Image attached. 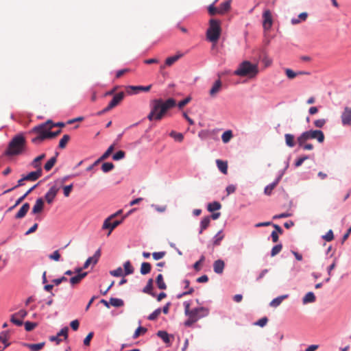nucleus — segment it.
<instances>
[{
  "label": "nucleus",
  "mask_w": 351,
  "mask_h": 351,
  "mask_svg": "<svg viewBox=\"0 0 351 351\" xmlns=\"http://www.w3.org/2000/svg\"><path fill=\"white\" fill-rule=\"evenodd\" d=\"M176 105V101L173 98H169L165 101L161 99H154L151 104V111L147 116L149 121H160L169 109Z\"/></svg>",
  "instance_id": "obj_1"
},
{
  "label": "nucleus",
  "mask_w": 351,
  "mask_h": 351,
  "mask_svg": "<svg viewBox=\"0 0 351 351\" xmlns=\"http://www.w3.org/2000/svg\"><path fill=\"white\" fill-rule=\"evenodd\" d=\"M26 147V139L23 134L14 136L10 141L5 154L8 156L21 154Z\"/></svg>",
  "instance_id": "obj_2"
},
{
  "label": "nucleus",
  "mask_w": 351,
  "mask_h": 351,
  "mask_svg": "<svg viewBox=\"0 0 351 351\" xmlns=\"http://www.w3.org/2000/svg\"><path fill=\"white\" fill-rule=\"evenodd\" d=\"M259 73L257 64H252L248 60L243 61L238 66L237 69L234 71V75L240 77H247L254 78Z\"/></svg>",
  "instance_id": "obj_3"
},
{
  "label": "nucleus",
  "mask_w": 351,
  "mask_h": 351,
  "mask_svg": "<svg viewBox=\"0 0 351 351\" xmlns=\"http://www.w3.org/2000/svg\"><path fill=\"white\" fill-rule=\"evenodd\" d=\"M53 127V123L47 121L33 128L31 132L36 134L37 136L32 139V142L34 144H40L44 140L49 138V130H51Z\"/></svg>",
  "instance_id": "obj_4"
},
{
  "label": "nucleus",
  "mask_w": 351,
  "mask_h": 351,
  "mask_svg": "<svg viewBox=\"0 0 351 351\" xmlns=\"http://www.w3.org/2000/svg\"><path fill=\"white\" fill-rule=\"evenodd\" d=\"M221 32V23L219 20L211 19L206 31V38L211 43H217Z\"/></svg>",
  "instance_id": "obj_5"
},
{
  "label": "nucleus",
  "mask_w": 351,
  "mask_h": 351,
  "mask_svg": "<svg viewBox=\"0 0 351 351\" xmlns=\"http://www.w3.org/2000/svg\"><path fill=\"white\" fill-rule=\"evenodd\" d=\"M310 139H316L319 143H323L324 141V134L321 130H308L303 132L298 138L297 141L300 146L303 145L304 143Z\"/></svg>",
  "instance_id": "obj_6"
},
{
  "label": "nucleus",
  "mask_w": 351,
  "mask_h": 351,
  "mask_svg": "<svg viewBox=\"0 0 351 351\" xmlns=\"http://www.w3.org/2000/svg\"><path fill=\"white\" fill-rule=\"evenodd\" d=\"M184 306L185 314L187 316L193 317V318H195L196 321L208 314V310L206 308L199 307L190 310V303L188 302H185Z\"/></svg>",
  "instance_id": "obj_7"
},
{
  "label": "nucleus",
  "mask_w": 351,
  "mask_h": 351,
  "mask_svg": "<svg viewBox=\"0 0 351 351\" xmlns=\"http://www.w3.org/2000/svg\"><path fill=\"white\" fill-rule=\"evenodd\" d=\"M132 212L130 211L125 216H124L122 219L121 220H115L113 222H111V220L112 219H110L109 217H108L107 219H105V221H104V223H103V226H102V228L103 229H108L109 230V232L108 233V235H110L112 232V231L115 228H117L119 225H120L122 221H123V219L129 215V214Z\"/></svg>",
  "instance_id": "obj_8"
},
{
  "label": "nucleus",
  "mask_w": 351,
  "mask_h": 351,
  "mask_svg": "<svg viewBox=\"0 0 351 351\" xmlns=\"http://www.w3.org/2000/svg\"><path fill=\"white\" fill-rule=\"evenodd\" d=\"M60 186L58 185V182H56L55 184L50 187L45 195V200L48 204H51L53 202L60 190Z\"/></svg>",
  "instance_id": "obj_9"
},
{
  "label": "nucleus",
  "mask_w": 351,
  "mask_h": 351,
  "mask_svg": "<svg viewBox=\"0 0 351 351\" xmlns=\"http://www.w3.org/2000/svg\"><path fill=\"white\" fill-rule=\"evenodd\" d=\"M124 97L125 93L123 92L115 94L108 105L104 109V111H109L117 106L123 99Z\"/></svg>",
  "instance_id": "obj_10"
},
{
  "label": "nucleus",
  "mask_w": 351,
  "mask_h": 351,
  "mask_svg": "<svg viewBox=\"0 0 351 351\" xmlns=\"http://www.w3.org/2000/svg\"><path fill=\"white\" fill-rule=\"evenodd\" d=\"M152 85L143 86H128L126 87V91L129 95L137 94L139 91L148 92L150 90Z\"/></svg>",
  "instance_id": "obj_11"
},
{
  "label": "nucleus",
  "mask_w": 351,
  "mask_h": 351,
  "mask_svg": "<svg viewBox=\"0 0 351 351\" xmlns=\"http://www.w3.org/2000/svg\"><path fill=\"white\" fill-rule=\"evenodd\" d=\"M342 125L344 126L351 125V108L345 107L341 115Z\"/></svg>",
  "instance_id": "obj_12"
},
{
  "label": "nucleus",
  "mask_w": 351,
  "mask_h": 351,
  "mask_svg": "<svg viewBox=\"0 0 351 351\" xmlns=\"http://www.w3.org/2000/svg\"><path fill=\"white\" fill-rule=\"evenodd\" d=\"M263 26L265 29H269L272 25V16L271 13L269 10L264 11L263 14Z\"/></svg>",
  "instance_id": "obj_13"
},
{
  "label": "nucleus",
  "mask_w": 351,
  "mask_h": 351,
  "mask_svg": "<svg viewBox=\"0 0 351 351\" xmlns=\"http://www.w3.org/2000/svg\"><path fill=\"white\" fill-rule=\"evenodd\" d=\"M46 157L45 154H42L36 157L30 163V166L34 169L36 171H40V172L43 173V169L41 167V161L45 159Z\"/></svg>",
  "instance_id": "obj_14"
},
{
  "label": "nucleus",
  "mask_w": 351,
  "mask_h": 351,
  "mask_svg": "<svg viewBox=\"0 0 351 351\" xmlns=\"http://www.w3.org/2000/svg\"><path fill=\"white\" fill-rule=\"evenodd\" d=\"M101 256V251L100 250H97L95 254L91 256V257H89L86 261V262L84 263V266H83V268L84 269H86L88 267V266L90 265V264H93V265H96L99 261V258Z\"/></svg>",
  "instance_id": "obj_15"
},
{
  "label": "nucleus",
  "mask_w": 351,
  "mask_h": 351,
  "mask_svg": "<svg viewBox=\"0 0 351 351\" xmlns=\"http://www.w3.org/2000/svg\"><path fill=\"white\" fill-rule=\"evenodd\" d=\"M221 86L222 83L220 80H217V81H215L209 91L210 97H215L220 92L221 89Z\"/></svg>",
  "instance_id": "obj_16"
},
{
  "label": "nucleus",
  "mask_w": 351,
  "mask_h": 351,
  "mask_svg": "<svg viewBox=\"0 0 351 351\" xmlns=\"http://www.w3.org/2000/svg\"><path fill=\"white\" fill-rule=\"evenodd\" d=\"M182 56V54H177V55L167 58L165 60V64L160 66V69L161 70L165 69L166 66H171L176 61H178Z\"/></svg>",
  "instance_id": "obj_17"
},
{
  "label": "nucleus",
  "mask_w": 351,
  "mask_h": 351,
  "mask_svg": "<svg viewBox=\"0 0 351 351\" xmlns=\"http://www.w3.org/2000/svg\"><path fill=\"white\" fill-rule=\"evenodd\" d=\"M231 0H227L221 3L218 8L219 14L223 15L230 11L231 8Z\"/></svg>",
  "instance_id": "obj_18"
},
{
  "label": "nucleus",
  "mask_w": 351,
  "mask_h": 351,
  "mask_svg": "<svg viewBox=\"0 0 351 351\" xmlns=\"http://www.w3.org/2000/svg\"><path fill=\"white\" fill-rule=\"evenodd\" d=\"M29 208H30L29 204V203H25L21 206L20 210L17 212V213L16 214L15 218L17 219H18L23 218L26 215L27 212L29 211Z\"/></svg>",
  "instance_id": "obj_19"
},
{
  "label": "nucleus",
  "mask_w": 351,
  "mask_h": 351,
  "mask_svg": "<svg viewBox=\"0 0 351 351\" xmlns=\"http://www.w3.org/2000/svg\"><path fill=\"white\" fill-rule=\"evenodd\" d=\"M225 263L223 261L219 259L213 263V270L216 274H222L224 269Z\"/></svg>",
  "instance_id": "obj_20"
},
{
  "label": "nucleus",
  "mask_w": 351,
  "mask_h": 351,
  "mask_svg": "<svg viewBox=\"0 0 351 351\" xmlns=\"http://www.w3.org/2000/svg\"><path fill=\"white\" fill-rule=\"evenodd\" d=\"M44 208V201L42 198H38L36 199L35 204L33 206L32 208V213L33 214H37L40 213Z\"/></svg>",
  "instance_id": "obj_21"
},
{
  "label": "nucleus",
  "mask_w": 351,
  "mask_h": 351,
  "mask_svg": "<svg viewBox=\"0 0 351 351\" xmlns=\"http://www.w3.org/2000/svg\"><path fill=\"white\" fill-rule=\"evenodd\" d=\"M87 276V272H84L82 274H78L73 277H71L69 280V282L72 286L79 284L82 279H84Z\"/></svg>",
  "instance_id": "obj_22"
},
{
  "label": "nucleus",
  "mask_w": 351,
  "mask_h": 351,
  "mask_svg": "<svg viewBox=\"0 0 351 351\" xmlns=\"http://www.w3.org/2000/svg\"><path fill=\"white\" fill-rule=\"evenodd\" d=\"M42 175H43V173L40 172V171H32V172L29 173L27 175L24 176H25V179L26 180V181H36L39 178H40L42 176Z\"/></svg>",
  "instance_id": "obj_23"
},
{
  "label": "nucleus",
  "mask_w": 351,
  "mask_h": 351,
  "mask_svg": "<svg viewBox=\"0 0 351 351\" xmlns=\"http://www.w3.org/2000/svg\"><path fill=\"white\" fill-rule=\"evenodd\" d=\"M216 164L218 169L221 173H223L225 175L228 173V162L226 161H223L221 160L217 159L216 160Z\"/></svg>",
  "instance_id": "obj_24"
},
{
  "label": "nucleus",
  "mask_w": 351,
  "mask_h": 351,
  "mask_svg": "<svg viewBox=\"0 0 351 351\" xmlns=\"http://www.w3.org/2000/svg\"><path fill=\"white\" fill-rule=\"evenodd\" d=\"M153 288V280L152 278L149 279L147 283V285L143 288V292L145 293H147L154 297L156 295L154 292H152Z\"/></svg>",
  "instance_id": "obj_25"
},
{
  "label": "nucleus",
  "mask_w": 351,
  "mask_h": 351,
  "mask_svg": "<svg viewBox=\"0 0 351 351\" xmlns=\"http://www.w3.org/2000/svg\"><path fill=\"white\" fill-rule=\"evenodd\" d=\"M280 179V177L278 178L273 183L267 185L265 188V191H264L265 194H266L267 195H270L272 193V191L274 189V188L278 184Z\"/></svg>",
  "instance_id": "obj_26"
},
{
  "label": "nucleus",
  "mask_w": 351,
  "mask_h": 351,
  "mask_svg": "<svg viewBox=\"0 0 351 351\" xmlns=\"http://www.w3.org/2000/svg\"><path fill=\"white\" fill-rule=\"evenodd\" d=\"M316 300L315 295L313 292H308L302 299L303 304L314 302Z\"/></svg>",
  "instance_id": "obj_27"
},
{
  "label": "nucleus",
  "mask_w": 351,
  "mask_h": 351,
  "mask_svg": "<svg viewBox=\"0 0 351 351\" xmlns=\"http://www.w3.org/2000/svg\"><path fill=\"white\" fill-rule=\"evenodd\" d=\"M288 297L287 295H283L272 300L269 304L271 307L278 306L282 302Z\"/></svg>",
  "instance_id": "obj_28"
},
{
  "label": "nucleus",
  "mask_w": 351,
  "mask_h": 351,
  "mask_svg": "<svg viewBox=\"0 0 351 351\" xmlns=\"http://www.w3.org/2000/svg\"><path fill=\"white\" fill-rule=\"evenodd\" d=\"M183 284L184 285V288L185 289H189V290L187 291H185V292L182 293V294L179 295L178 296V298H180L181 297H182L184 295H191L194 291L193 288H192V287L190 288L189 287L190 282H189V280H184L183 281Z\"/></svg>",
  "instance_id": "obj_29"
},
{
  "label": "nucleus",
  "mask_w": 351,
  "mask_h": 351,
  "mask_svg": "<svg viewBox=\"0 0 351 351\" xmlns=\"http://www.w3.org/2000/svg\"><path fill=\"white\" fill-rule=\"evenodd\" d=\"M308 17V14L306 12H302L298 15V19H292L291 23L293 25H296L300 23V21H305Z\"/></svg>",
  "instance_id": "obj_30"
},
{
  "label": "nucleus",
  "mask_w": 351,
  "mask_h": 351,
  "mask_svg": "<svg viewBox=\"0 0 351 351\" xmlns=\"http://www.w3.org/2000/svg\"><path fill=\"white\" fill-rule=\"evenodd\" d=\"M156 282L160 289L165 290L167 289V285L163 280V276L162 274L158 275L156 279Z\"/></svg>",
  "instance_id": "obj_31"
},
{
  "label": "nucleus",
  "mask_w": 351,
  "mask_h": 351,
  "mask_svg": "<svg viewBox=\"0 0 351 351\" xmlns=\"http://www.w3.org/2000/svg\"><path fill=\"white\" fill-rule=\"evenodd\" d=\"M221 208V205L218 202H213L208 204V210L210 213H213L215 210H218Z\"/></svg>",
  "instance_id": "obj_32"
},
{
  "label": "nucleus",
  "mask_w": 351,
  "mask_h": 351,
  "mask_svg": "<svg viewBox=\"0 0 351 351\" xmlns=\"http://www.w3.org/2000/svg\"><path fill=\"white\" fill-rule=\"evenodd\" d=\"M286 145L289 147L295 146L294 136L291 134H286L285 135Z\"/></svg>",
  "instance_id": "obj_33"
},
{
  "label": "nucleus",
  "mask_w": 351,
  "mask_h": 351,
  "mask_svg": "<svg viewBox=\"0 0 351 351\" xmlns=\"http://www.w3.org/2000/svg\"><path fill=\"white\" fill-rule=\"evenodd\" d=\"M31 351H38L41 350L44 346L45 342L39 343H34V344H29L27 343L25 345Z\"/></svg>",
  "instance_id": "obj_34"
},
{
  "label": "nucleus",
  "mask_w": 351,
  "mask_h": 351,
  "mask_svg": "<svg viewBox=\"0 0 351 351\" xmlns=\"http://www.w3.org/2000/svg\"><path fill=\"white\" fill-rule=\"evenodd\" d=\"M151 268H152V266H151L150 263H147V262L143 263L141 266V270H140L141 274L142 275H145V274H149L151 271Z\"/></svg>",
  "instance_id": "obj_35"
},
{
  "label": "nucleus",
  "mask_w": 351,
  "mask_h": 351,
  "mask_svg": "<svg viewBox=\"0 0 351 351\" xmlns=\"http://www.w3.org/2000/svg\"><path fill=\"white\" fill-rule=\"evenodd\" d=\"M210 222V217L208 216L204 217L202 219V220L201 221V224H200L201 229L199 231V234H202L203 230H204L205 229H206L208 227Z\"/></svg>",
  "instance_id": "obj_36"
},
{
  "label": "nucleus",
  "mask_w": 351,
  "mask_h": 351,
  "mask_svg": "<svg viewBox=\"0 0 351 351\" xmlns=\"http://www.w3.org/2000/svg\"><path fill=\"white\" fill-rule=\"evenodd\" d=\"M123 267L125 276L133 274L134 267H132L131 263L129 261L124 263Z\"/></svg>",
  "instance_id": "obj_37"
},
{
  "label": "nucleus",
  "mask_w": 351,
  "mask_h": 351,
  "mask_svg": "<svg viewBox=\"0 0 351 351\" xmlns=\"http://www.w3.org/2000/svg\"><path fill=\"white\" fill-rule=\"evenodd\" d=\"M56 162V158L52 157L44 165V168L47 171H50Z\"/></svg>",
  "instance_id": "obj_38"
},
{
  "label": "nucleus",
  "mask_w": 351,
  "mask_h": 351,
  "mask_svg": "<svg viewBox=\"0 0 351 351\" xmlns=\"http://www.w3.org/2000/svg\"><path fill=\"white\" fill-rule=\"evenodd\" d=\"M110 304L114 307H121L123 306L124 302L121 299L111 298L110 299Z\"/></svg>",
  "instance_id": "obj_39"
},
{
  "label": "nucleus",
  "mask_w": 351,
  "mask_h": 351,
  "mask_svg": "<svg viewBox=\"0 0 351 351\" xmlns=\"http://www.w3.org/2000/svg\"><path fill=\"white\" fill-rule=\"evenodd\" d=\"M232 136V132L231 130H227L224 132L221 136L222 141L224 143H227L230 141Z\"/></svg>",
  "instance_id": "obj_40"
},
{
  "label": "nucleus",
  "mask_w": 351,
  "mask_h": 351,
  "mask_svg": "<svg viewBox=\"0 0 351 351\" xmlns=\"http://www.w3.org/2000/svg\"><path fill=\"white\" fill-rule=\"evenodd\" d=\"M69 140H70V136L68 134H64L62 137V138L60 140L59 145H58L59 148H60V149L65 148V147H66L67 143L69 141Z\"/></svg>",
  "instance_id": "obj_41"
},
{
  "label": "nucleus",
  "mask_w": 351,
  "mask_h": 351,
  "mask_svg": "<svg viewBox=\"0 0 351 351\" xmlns=\"http://www.w3.org/2000/svg\"><path fill=\"white\" fill-rule=\"evenodd\" d=\"M224 235L223 234L222 232H218L217 234L214 237L213 245L215 246L219 245Z\"/></svg>",
  "instance_id": "obj_42"
},
{
  "label": "nucleus",
  "mask_w": 351,
  "mask_h": 351,
  "mask_svg": "<svg viewBox=\"0 0 351 351\" xmlns=\"http://www.w3.org/2000/svg\"><path fill=\"white\" fill-rule=\"evenodd\" d=\"M157 335H158V337L161 338L164 341V342H165L167 343L170 342L169 336L167 332L163 331V330H159L157 332Z\"/></svg>",
  "instance_id": "obj_43"
},
{
  "label": "nucleus",
  "mask_w": 351,
  "mask_h": 351,
  "mask_svg": "<svg viewBox=\"0 0 351 351\" xmlns=\"http://www.w3.org/2000/svg\"><path fill=\"white\" fill-rule=\"evenodd\" d=\"M170 136L173 138L175 141L182 142L184 139V136L182 133L176 132V131H171L169 134Z\"/></svg>",
  "instance_id": "obj_44"
},
{
  "label": "nucleus",
  "mask_w": 351,
  "mask_h": 351,
  "mask_svg": "<svg viewBox=\"0 0 351 351\" xmlns=\"http://www.w3.org/2000/svg\"><path fill=\"white\" fill-rule=\"evenodd\" d=\"M147 328L144 327H138L133 335V339L138 338L140 335L145 334L147 332Z\"/></svg>",
  "instance_id": "obj_45"
},
{
  "label": "nucleus",
  "mask_w": 351,
  "mask_h": 351,
  "mask_svg": "<svg viewBox=\"0 0 351 351\" xmlns=\"http://www.w3.org/2000/svg\"><path fill=\"white\" fill-rule=\"evenodd\" d=\"M218 0H215L214 1V3L211 5H209L208 8V13L209 14L213 16V15H215L217 14H219V10H218V8H216L215 6V4L217 3Z\"/></svg>",
  "instance_id": "obj_46"
},
{
  "label": "nucleus",
  "mask_w": 351,
  "mask_h": 351,
  "mask_svg": "<svg viewBox=\"0 0 351 351\" xmlns=\"http://www.w3.org/2000/svg\"><path fill=\"white\" fill-rule=\"evenodd\" d=\"M114 166L113 163H112V162H104V163H103V165L101 166V170L104 173H107V172H109L111 170H112L114 169Z\"/></svg>",
  "instance_id": "obj_47"
},
{
  "label": "nucleus",
  "mask_w": 351,
  "mask_h": 351,
  "mask_svg": "<svg viewBox=\"0 0 351 351\" xmlns=\"http://www.w3.org/2000/svg\"><path fill=\"white\" fill-rule=\"evenodd\" d=\"M114 149V145H111L108 149L103 154V155L101 156V159L106 160L108 158L110 155L112 153L113 150Z\"/></svg>",
  "instance_id": "obj_48"
},
{
  "label": "nucleus",
  "mask_w": 351,
  "mask_h": 351,
  "mask_svg": "<svg viewBox=\"0 0 351 351\" xmlns=\"http://www.w3.org/2000/svg\"><path fill=\"white\" fill-rule=\"evenodd\" d=\"M160 313H161V309L157 308L152 313H151L149 315L148 319L152 320V321L156 320L158 317V316L160 315Z\"/></svg>",
  "instance_id": "obj_49"
},
{
  "label": "nucleus",
  "mask_w": 351,
  "mask_h": 351,
  "mask_svg": "<svg viewBox=\"0 0 351 351\" xmlns=\"http://www.w3.org/2000/svg\"><path fill=\"white\" fill-rule=\"evenodd\" d=\"M282 245L281 244H278L273 247L271 251V256H275L282 250Z\"/></svg>",
  "instance_id": "obj_50"
},
{
  "label": "nucleus",
  "mask_w": 351,
  "mask_h": 351,
  "mask_svg": "<svg viewBox=\"0 0 351 351\" xmlns=\"http://www.w3.org/2000/svg\"><path fill=\"white\" fill-rule=\"evenodd\" d=\"M25 181H26V180L25 179V176H23L21 179L18 180L17 184L15 186L5 191L3 193H10V191H12L14 189L24 185V182Z\"/></svg>",
  "instance_id": "obj_51"
},
{
  "label": "nucleus",
  "mask_w": 351,
  "mask_h": 351,
  "mask_svg": "<svg viewBox=\"0 0 351 351\" xmlns=\"http://www.w3.org/2000/svg\"><path fill=\"white\" fill-rule=\"evenodd\" d=\"M285 71L287 77L290 80H292L295 78L296 76H298L297 72L293 71L291 69H286Z\"/></svg>",
  "instance_id": "obj_52"
},
{
  "label": "nucleus",
  "mask_w": 351,
  "mask_h": 351,
  "mask_svg": "<svg viewBox=\"0 0 351 351\" xmlns=\"http://www.w3.org/2000/svg\"><path fill=\"white\" fill-rule=\"evenodd\" d=\"M125 153L123 151H119L112 156L114 160H119L125 157Z\"/></svg>",
  "instance_id": "obj_53"
},
{
  "label": "nucleus",
  "mask_w": 351,
  "mask_h": 351,
  "mask_svg": "<svg viewBox=\"0 0 351 351\" xmlns=\"http://www.w3.org/2000/svg\"><path fill=\"white\" fill-rule=\"evenodd\" d=\"M37 326V324L35 322H26L25 323V328L27 331H31Z\"/></svg>",
  "instance_id": "obj_54"
},
{
  "label": "nucleus",
  "mask_w": 351,
  "mask_h": 351,
  "mask_svg": "<svg viewBox=\"0 0 351 351\" xmlns=\"http://www.w3.org/2000/svg\"><path fill=\"white\" fill-rule=\"evenodd\" d=\"M17 317H18L16 315L13 314L11 317L10 321L15 325L21 326L23 325V321Z\"/></svg>",
  "instance_id": "obj_55"
},
{
  "label": "nucleus",
  "mask_w": 351,
  "mask_h": 351,
  "mask_svg": "<svg viewBox=\"0 0 351 351\" xmlns=\"http://www.w3.org/2000/svg\"><path fill=\"white\" fill-rule=\"evenodd\" d=\"M110 274L116 277H119L123 276V269L121 267H118L114 270L110 271Z\"/></svg>",
  "instance_id": "obj_56"
},
{
  "label": "nucleus",
  "mask_w": 351,
  "mask_h": 351,
  "mask_svg": "<svg viewBox=\"0 0 351 351\" xmlns=\"http://www.w3.org/2000/svg\"><path fill=\"white\" fill-rule=\"evenodd\" d=\"M68 331H69V328L67 326H65L60 330V331L57 334V335L58 337L63 336L64 339H67Z\"/></svg>",
  "instance_id": "obj_57"
},
{
  "label": "nucleus",
  "mask_w": 351,
  "mask_h": 351,
  "mask_svg": "<svg viewBox=\"0 0 351 351\" xmlns=\"http://www.w3.org/2000/svg\"><path fill=\"white\" fill-rule=\"evenodd\" d=\"M49 258L55 261H59L60 258V254L58 250H56L53 252V254L49 256Z\"/></svg>",
  "instance_id": "obj_58"
},
{
  "label": "nucleus",
  "mask_w": 351,
  "mask_h": 351,
  "mask_svg": "<svg viewBox=\"0 0 351 351\" xmlns=\"http://www.w3.org/2000/svg\"><path fill=\"white\" fill-rule=\"evenodd\" d=\"M191 97H187L184 99L180 101L178 104V108L180 109H182L184 106H185L186 104H188L191 101Z\"/></svg>",
  "instance_id": "obj_59"
},
{
  "label": "nucleus",
  "mask_w": 351,
  "mask_h": 351,
  "mask_svg": "<svg viewBox=\"0 0 351 351\" xmlns=\"http://www.w3.org/2000/svg\"><path fill=\"white\" fill-rule=\"evenodd\" d=\"M165 252H154L152 254V256L154 260H160L162 258L165 256Z\"/></svg>",
  "instance_id": "obj_60"
},
{
  "label": "nucleus",
  "mask_w": 351,
  "mask_h": 351,
  "mask_svg": "<svg viewBox=\"0 0 351 351\" xmlns=\"http://www.w3.org/2000/svg\"><path fill=\"white\" fill-rule=\"evenodd\" d=\"M0 342L3 343L4 345L8 343V332H1L0 333Z\"/></svg>",
  "instance_id": "obj_61"
},
{
  "label": "nucleus",
  "mask_w": 351,
  "mask_h": 351,
  "mask_svg": "<svg viewBox=\"0 0 351 351\" xmlns=\"http://www.w3.org/2000/svg\"><path fill=\"white\" fill-rule=\"evenodd\" d=\"M323 239L326 241H331L334 239L333 232L330 230L325 235L323 236Z\"/></svg>",
  "instance_id": "obj_62"
},
{
  "label": "nucleus",
  "mask_w": 351,
  "mask_h": 351,
  "mask_svg": "<svg viewBox=\"0 0 351 351\" xmlns=\"http://www.w3.org/2000/svg\"><path fill=\"white\" fill-rule=\"evenodd\" d=\"M72 189H73V184H70V185L64 186L63 191H64V196L69 197Z\"/></svg>",
  "instance_id": "obj_63"
},
{
  "label": "nucleus",
  "mask_w": 351,
  "mask_h": 351,
  "mask_svg": "<svg viewBox=\"0 0 351 351\" xmlns=\"http://www.w3.org/2000/svg\"><path fill=\"white\" fill-rule=\"evenodd\" d=\"M93 332H89L86 338L84 339V344L86 346H88L90 345V342L93 337Z\"/></svg>",
  "instance_id": "obj_64"
}]
</instances>
